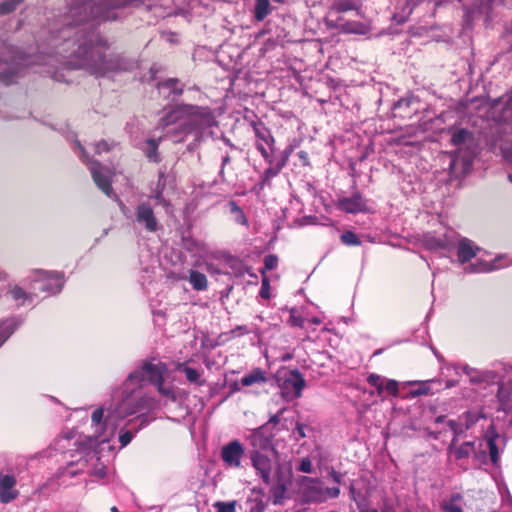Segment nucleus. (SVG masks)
<instances>
[{"label":"nucleus","mask_w":512,"mask_h":512,"mask_svg":"<svg viewBox=\"0 0 512 512\" xmlns=\"http://www.w3.org/2000/svg\"><path fill=\"white\" fill-rule=\"evenodd\" d=\"M77 46L64 57L72 68H84L96 76H104L118 69L119 62L107 56L108 45L100 34H75L64 40L61 52L67 53L68 48Z\"/></svg>","instance_id":"obj_1"},{"label":"nucleus","mask_w":512,"mask_h":512,"mask_svg":"<svg viewBox=\"0 0 512 512\" xmlns=\"http://www.w3.org/2000/svg\"><path fill=\"white\" fill-rule=\"evenodd\" d=\"M143 0H70V8L65 17L67 26L73 27L86 22H100L115 18L112 10L136 6Z\"/></svg>","instance_id":"obj_2"},{"label":"nucleus","mask_w":512,"mask_h":512,"mask_svg":"<svg viewBox=\"0 0 512 512\" xmlns=\"http://www.w3.org/2000/svg\"><path fill=\"white\" fill-rule=\"evenodd\" d=\"M282 397L293 400L302 396L306 381L298 369H292L278 376Z\"/></svg>","instance_id":"obj_3"},{"label":"nucleus","mask_w":512,"mask_h":512,"mask_svg":"<svg viewBox=\"0 0 512 512\" xmlns=\"http://www.w3.org/2000/svg\"><path fill=\"white\" fill-rule=\"evenodd\" d=\"M167 371V366L163 362L157 364L145 360L140 369L133 371L128 375V380L136 384H141L146 378L148 381L155 385L158 382L164 381V374Z\"/></svg>","instance_id":"obj_4"},{"label":"nucleus","mask_w":512,"mask_h":512,"mask_svg":"<svg viewBox=\"0 0 512 512\" xmlns=\"http://www.w3.org/2000/svg\"><path fill=\"white\" fill-rule=\"evenodd\" d=\"M81 152L83 156V160L87 161L89 164V170L91 172L92 179L96 186L107 196L112 192V185L109 177H107L103 173V166L98 161H90L88 160V156L83 147H81Z\"/></svg>","instance_id":"obj_5"},{"label":"nucleus","mask_w":512,"mask_h":512,"mask_svg":"<svg viewBox=\"0 0 512 512\" xmlns=\"http://www.w3.org/2000/svg\"><path fill=\"white\" fill-rule=\"evenodd\" d=\"M457 437L458 436L454 434V438L449 445L448 451L450 455L454 456L456 459H464L470 455H474L476 458L481 459L485 456L484 449L481 448L480 450H476L477 443L475 441H468L459 445Z\"/></svg>","instance_id":"obj_6"},{"label":"nucleus","mask_w":512,"mask_h":512,"mask_svg":"<svg viewBox=\"0 0 512 512\" xmlns=\"http://www.w3.org/2000/svg\"><path fill=\"white\" fill-rule=\"evenodd\" d=\"M244 452L243 445L238 440H233L222 447L221 458L227 466L239 468Z\"/></svg>","instance_id":"obj_7"},{"label":"nucleus","mask_w":512,"mask_h":512,"mask_svg":"<svg viewBox=\"0 0 512 512\" xmlns=\"http://www.w3.org/2000/svg\"><path fill=\"white\" fill-rule=\"evenodd\" d=\"M250 459L252 466L257 470L260 477L265 484H269L271 481L272 461L271 459L260 452L259 450L250 451Z\"/></svg>","instance_id":"obj_8"},{"label":"nucleus","mask_w":512,"mask_h":512,"mask_svg":"<svg viewBox=\"0 0 512 512\" xmlns=\"http://www.w3.org/2000/svg\"><path fill=\"white\" fill-rule=\"evenodd\" d=\"M299 483L302 488L303 496L307 501L319 502L323 500L324 490L318 479L303 476Z\"/></svg>","instance_id":"obj_9"},{"label":"nucleus","mask_w":512,"mask_h":512,"mask_svg":"<svg viewBox=\"0 0 512 512\" xmlns=\"http://www.w3.org/2000/svg\"><path fill=\"white\" fill-rule=\"evenodd\" d=\"M337 208L346 213H360L367 209L366 200L360 193H354L350 197H342L337 201Z\"/></svg>","instance_id":"obj_10"},{"label":"nucleus","mask_w":512,"mask_h":512,"mask_svg":"<svg viewBox=\"0 0 512 512\" xmlns=\"http://www.w3.org/2000/svg\"><path fill=\"white\" fill-rule=\"evenodd\" d=\"M136 221L143 223L148 232H156L158 229V221L149 203L143 202L137 206Z\"/></svg>","instance_id":"obj_11"},{"label":"nucleus","mask_w":512,"mask_h":512,"mask_svg":"<svg viewBox=\"0 0 512 512\" xmlns=\"http://www.w3.org/2000/svg\"><path fill=\"white\" fill-rule=\"evenodd\" d=\"M16 478L13 475H4L0 473V501L4 504L15 500L19 492L14 489Z\"/></svg>","instance_id":"obj_12"},{"label":"nucleus","mask_w":512,"mask_h":512,"mask_svg":"<svg viewBox=\"0 0 512 512\" xmlns=\"http://www.w3.org/2000/svg\"><path fill=\"white\" fill-rule=\"evenodd\" d=\"M481 417L482 415L478 412H467L459 417L458 420H449L448 425L454 434L459 436L470 429Z\"/></svg>","instance_id":"obj_13"},{"label":"nucleus","mask_w":512,"mask_h":512,"mask_svg":"<svg viewBox=\"0 0 512 512\" xmlns=\"http://www.w3.org/2000/svg\"><path fill=\"white\" fill-rule=\"evenodd\" d=\"M492 0H483L481 7L476 10H467L464 15V29L471 30L477 27L476 23L486 21V16L490 9Z\"/></svg>","instance_id":"obj_14"},{"label":"nucleus","mask_w":512,"mask_h":512,"mask_svg":"<svg viewBox=\"0 0 512 512\" xmlns=\"http://www.w3.org/2000/svg\"><path fill=\"white\" fill-rule=\"evenodd\" d=\"M196 109H198L196 106H176L159 120L158 127L165 129L166 127L178 122L184 112L194 114Z\"/></svg>","instance_id":"obj_15"},{"label":"nucleus","mask_w":512,"mask_h":512,"mask_svg":"<svg viewBox=\"0 0 512 512\" xmlns=\"http://www.w3.org/2000/svg\"><path fill=\"white\" fill-rule=\"evenodd\" d=\"M251 126L253 128L256 142H261L263 144H266L271 152L274 151L275 146V138L273 137L271 131L266 127V125L261 121H252Z\"/></svg>","instance_id":"obj_16"},{"label":"nucleus","mask_w":512,"mask_h":512,"mask_svg":"<svg viewBox=\"0 0 512 512\" xmlns=\"http://www.w3.org/2000/svg\"><path fill=\"white\" fill-rule=\"evenodd\" d=\"M480 248L476 246L472 241L463 238L458 242L457 245V256L460 263H465L474 258L479 252Z\"/></svg>","instance_id":"obj_17"},{"label":"nucleus","mask_w":512,"mask_h":512,"mask_svg":"<svg viewBox=\"0 0 512 512\" xmlns=\"http://www.w3.org/2000/svg\"><path fill=\"white\" fill-rule=\"evenodd\" d=\"M498 437L494 432H488L484 439L478 441L476 446V450L484 449L485 454L489 451L493 463H497L499 457V451L496 446V439Z\"/></svg>","instance_id":"obj_18"},{"label":"nucleus","mask_w":512,"mask_h":512,"mask_svg":"<svg viewBox=\"0 0 512 512\" xmlns=\"http://www.w3.org/2000/svg\"><path fill=\"white\" fill-rule=\"evenodd\" d=\"M455 235L454 231H449L445 234L444 239H436L433 236H429L427 237L425 244L427 248L431 250L449 249L454 243Z\"/></svg>","instance_id":"obj_19"},{"label":"nucleus","mask_w":512,"mask_h":512,"mask_svg":"<svg viewBox=\"0 0 512 512\" xmlns=\"http://www.w3.org/2000/svg\"><path fill=\"white\" fill-rule=\"evenodd\" d=\"M500 260H501V257L496 258L493 262L480 259L475 264L471 265L470 267L465 268V270L468 272H476V273L489 272V271L499 269L504 266V265L498 263Z\"/></svg>","instance_id":"obj_20"},{"label":"nucleus","mask_w":512,"mask_h":512,"mask_svg":"<svg viewBox=\"0 0 512 512\" xmlns=\"http://www.w3.org/2000/svg\"><path fill=\"white\" fill-rule=\"evenodd\" d=\"M159 89H168L169 92L167 97H172L175 99L179 97L183 93V87L180 85V82L177 78H169L158 84Z\"/></svg>","instance_id":"obj_21"},{"label":"nucleus","mask_w":512,"mask_h":512,"mask_svg":"<svg viewBox=\"0 0 512 512\" xmlns=\"http://www.w3.org/2000/svg\"><path fill=\"white\" fill-rule=\"evenodd\" d=\"M188 281L196 291H203L208 287V280L206 275L197 270L190 271Z\"/></svg>","instance_id":"obj_22"},{"label":"nucleus","mask_w":512,"mask_h":512,"mask_svg":"<svg viewBox=\"0 0 512 512\" xmlns=\"http://www.w3.org/2000/svg\"><path fill=\"white\" fill-rule=\"evenodd\" d=\"M267 381L265 373L261 368H255L249 373L241 378V384L243 386H251L253 384L265 383Z\"/></svg>","instance_id":"obj_23"},{"label":"nucleus","mask_w":512,"mask_h":512,"mask_svg":"<svg viewBox=\"0 0 512 512\" xmlns=\"http://www.w3.org/2000/svg\"><path fill=\"white\" fill-rule=\"evenodd\" d=\"M177 370L182 371L186 375V379L190 383H195L198 386H202L205 384V380H201V375L198 370L187 366L185 363H179L177 365Z\"/></svg>","instance_id":"obj_24"},{"label":"nucleus","mask_w":512,"mask_h":512,"mask_svg":"<svg viewBox=\"0 0 512 512\" xmlns=\"http://www.w3.org/2000/svg\"><path fill=\"white\" fill-rule=\"evenodd\" d=\"M250 442L253 446L252 450H259L261 452L273 449L271 440L262 433H254L250 438Z\"/></svg>","instance_id":"obj_25"},{"label":"nucleus","mask_w":512,"mask_h":512,"mask_svg":"<svg viewBox=\"0 0 512 512\" xmlns=\"http://www.w3.org/2000/svg\"><path fill=\"white\" fill-rule=\"evenodd\" d=\"M272 11L269 0H255L254 15L259 21L263 20Z\"/></svg>","instance_id":"obj_26"},{"label":"nucleus","mask_w":512,"mask_h":512,"mask_svg":"<svg viewBox=\"0 0 512 512\" xmlns=\"http://www.w3.org/2000/svg\"><path fill=\"white\" fill-rule=\"evenodd\" d=\"M394 117L405 118L411 114L410 101L408 99L399 100L392 108Z\"/></svg>","instance_id":"obj_27"},{"label":"nucleus","mask_w":512,"mask_h":512,"mask_svg":"<svg viewBox=\"0 0 512 512\" xmlns=\"http://www.w3.org/2000/svg\"><path fill=\"white\" fill-rule=\"evenodd\" d=\"M162 138H159L158 140L149 138L146 140V144L148 145V149L146 151V156L149 158V160L158 163L160 161L159 153H158V147L159 143Z\"/></svg>","instance_id":"obj_28"},{"label":"nucleus","mask_w":512,"mask_h":512,"mask_svg":"<svg viewBox=\"0 0 512 512\" xmlns=\"http://www.w3.org/2000/svg\"><path fill=\"white\" fill-rule=\"evenodd\" d=\"M45 275L47 276V278H51V280L54 281V284L53 285H49V286H46V285H42L41 289L43 291H48L50 293H58L60 292L61 288H62V279L61 277L58 275V274H50L48 272H45Z\"/></svg>","instance_id":"obj_29"},{"label":"nucleus","mask_w":512,"mask_h":512,"mask_svg":"<svg viewBox=\"0 0 512 512\" xmlns=\"http://www.w3.org/2000/svg\"><path fill=\"white\" fill-rule=\"evenodd\" d=\"M278 266V257L275 254H269L264 257V266L260 269L262 276H266L267 271L273 270Z\"/></svg>","instance_id":"obj_30"},{"label":"nucleus","mask_w":512,"mask_h":512,"mask_svg":"<svg viewBox=\"0 0 512 512\" xmlns=\"http://www.w3.org/2000/svg\"><path fill=\"white\" fill-rule=\"evenodd\" d=\"M340 239L341 242L347 246H358L361 244L358 235L350 230L343 232L340 236Z\"/></svg>","instance_id":"obj_31"},{"label":"nucleus","mask_w":512,"mask_h":512,"mask_svg":"<svg viewBox=\"0 0 512 512\" xmlns=\"http://www.w3.org/2000/svg\"><path fill=\"white\" fill-rule=\"evenodd\" d=\"M228 207H229L230 213L236 216V219L239 223H241V224L247 223V218H246L243 210L238 206V204L234 200H231L228 202Z\"/></svg>","instance_id":"obj_32"},{"label":"nucleus","mask_w":512,"mask_h":512,"mask_svg":"<svg viewBox=\"0 0 512 512\" xmlns=\"http://www.w3.org/2000/svg\"><path fill=\"white\" fill-rule=\"evenodd\" d=\"M334 7L340 12H346L358 9V3L356 0H340L334 4Z\"/></svg>","instance_id":"obj_33"},{"label":"nucleus","mask_w":512,"mask_h":512,"mask_svg":"<svg viewBox=\"0 0 512 512\" xmlns=\"http://www.w3.org/2000/svg\"><path fill=\"white\" fill-rule=\"evenodd\" d=\"M24 0H7L0 3V14L6 15L13 12L16 7L22 3Z\"/></svg>","instance_id":"obj_34"},{"label":"nucleus","mask_w":512,"mask_h":512,"mask_svg":"<svg viewBox=\"0 0 512 512\" xmlns=\"http://www.w3.org/2000/svg\"><path fill=\"white\" fill-rule=\"evenodd\" d=\"M155 386L157 387L158 392L162 396L167 397L168 399H170L173 402L176 401L177 397H176L173 389L170 388V387H165L164 386V381L156 383Z\"/></svg>","instance_id":"obj_35"},{"label":"nucleus","mask_w":512,"mask_h":512,"mask_svg":"<svg viewBox=\"0 0 512 512\" xmlns=\"http://www.w3.org/2000/svg\"><path fill=\"white\" fill-rule=\"evenodd\" d=\"M214 507L217 509V512H235L236 511V502H216Z\"/></svg>","instance_id":"obj_36"},{"label":"nucleus","mask_w":512,"mask_h":512,"mask_svg":"<svg viewBox=\"0 0 512 512\" xmlns=\"http://www.w3.org/2000/svg\"><path fill=\"white\" fill-rule=\"evenodd\" d=\"M279 168H277L276 166H270L269 168H267L265 171H264V175H263V180H262V184H266L269 182V180L275 176H277L279 174Z\"/></svg>","instance_id":"obj_37"},{"label":"nucleus","mask_w":512,"mask_h":512,"mask_svg":"<svg viewBox=\"0 0 512 512\" xmlns=\"http://www.w3.org/2000/svg\"><path fill=\"white\" fill-rule=\"evenodd\" d=\"M368 382L372 386H375L378 390V393L381 394L383 390V382L381 380V377L379 375L371 374L368 377Z\"/></svg>","instance_id":"obj_38"},{"label":"nucleus","mask_w":512,"mask_h":512,"mask_svg":"<svg viewBox=\"0 0 512 512\" xmlns=\"http://www.w3.org/2000/svg\"><path fill=\"white\" fill-rule=\"evenodd\" d=\"M246 333H248V330L245 326H237L235 329H232L228 333H222L220 335V337L229 336L228 338H233V337L241 336Z\"/></svg>","instance_id":"obj_39"},{"label":"nucleus","mask_w":512,"mask_h":512,"mask_svg":"<svg viewBox=\"0 0 512 512\" xmlns=\"http://www.w3.org/2000/svg\"><path fill=\"white\" fill-rule=\"evenodd\" d=\"M259 294L263 299H268L270 297V285L267 276H263L262 286Z\"/></svg>","instance_id":"obj_40"},{"label":"nucleus","mask_w":512,"mask_h":512,"mask_svg":"<svg viewBox=\"0 0 512 512\" xmlns=\"http://www.w3.org/2000/svg\"><path fill=\"white\" fill-rule=\"evenodd\" d=\"M15 75L16 73L12 70L3 71L0 73V81L5 85H10L11 83H13Z\"/></svg>","instance_id":"obj_41"},{"label":"nucleus","mask_w":512,"mask_h":512,"mask_svg":"<svg viewBox=\"0 0 512 512\" xmlns=\"http://www.w3.org/2000/svg\"><path fill=\"white\" fill-rule=\"evenodd\" d=\"M467 136H468L467 131H465L463 129L457 130L456 132L453 133L451 141L454 144H459V143L464 142L466 140Z\"/></svg>","instance_id":"obj_42"},{"label":"nucleus","mask_w":512,"mask_h":512,"mask_svg":"<svg viewBox=\"0 0 512 512\" xmlns=\"http://www.w3.org/2000/svg\"><path fill=\"white\" fill-rule=\"evenodd\" d=\"M298 470L303 473H311L312 472V462L308 457H304L301 459Z\"/></svg>","instance_id":"obj_43"},{"label":"nucleus","mask_w":512,"mask_h":512,"mask_svg":"<svg viewBox=\"0 0 512 512\" xmlns=\"http://www.w3.org/2000/svg\"><path fill=\"white\" fill-rule=\"evenodd\" d=\"M256 148L262 155V157L265 159L266 162H268L270 165L272 164V157L268 150L265 148L264 144L261 142H256Z\"/></svg>","instance_id":"obj_44"},{"label":"nucleus","mask_w":512,"mask_h":512,"mask_svg":"<svg viewBox=\"0 0 512 512\" xmlns=\"http://www.w3.org/2000/svg\"><path fill=\"white\" fill-rule=\"evenodd\" d=\"M256 148L262 155V157L265 159L266 162H268L270 165L272 164V157L268 150L265 148L264 144L261 142H256Z\"/></svg>","instance_id":"obj_45"},{"label":"nucleus","mask_w":512,"mask_h":512,"mask_svg":"<svg viewBox=\"0 0 512 512\" xmlns=\"http://www.w3.org/2000/svg\"><path fill=\"white\" fill-rule=\"evenodd\" d=\"M10 293L13 297L14 300H20V299H26L27 298V294L26 292L19 286H14L11 290H10Z\"/></svg>","instance_id":"obj_46"},{"label":"nucleus","mask_w":512,"mask_h":512,"mask_svg":"<svg viewBox=\"0 0 512 512\" xmlns=\"http://www.w3.org/2000/svg\"><path fill=\"white\" fill-rule=\"evenodd\" d=\"M445 512H462L460 506L455 503V500L443 504Z\"/></svg>","instance_id":"obj_47"},{"label":"nucleus","mask_w":512,"mask_h":512,"mask_svg":"<svg viewBox=\"0 0 512 512\" xmlns=\"http://www.w3.org/2000/svg\"><path fill=\"white\" fill-rule=\"evenodd\" d=\"M133 439V433L131 431H125L120 434L119 442L122 446L128 445Z\"/></svg>","instance_id":"obj_48"},{"label":"nucleus","mask_w":512,"mask_h":512,"mask_svg":"<svg viewBox=\"0 0 512 512\" xmlns=\"http://www.w3.org/2000/svg\"><path fill=\"white\" fill-rule=\"evenodd\" d=\"M104 416V410L102 408H98L93 411L91 415V420L95 424H100L102 422Z\"/></svg>","instance_id":"obj_49"},{"label":"nucleus","mask_w":512,"mask_h":512,"mask_svg":"<svg viewBox=\"0 0 512 512\" xmlns=\"http://www.w3.org/2000/svg\"><path fill=\"white\" fill-rule=\"evenodd\" d=\"M110 150V146L109 144L104 141V140H101L99 141L96 145H95V152L97 154H100L102 152H108Z\"/></svg>","instance_id":"obj_50"},{"label":"nucleus","mask_w":512,"mask_h":512,"mask_svg":"<svg viewBox=\"0 0 512 512\" xmlns=\"http://www.w3.org/2000/svg\"><path fill=\"white\" fill-rule=\"evenodd\" d=\"M398 383L394 380L386 381V393L397 394Z\"/></svg>","instance_id":"obj_51"},{"label":"nucleus","mask_w":512,"mask_h":512,"mask_svg":"<svg viewBox=\"0 0 512 512\" xmlns=\"http://www.w3.org/2000/svg\"><path fill=\"white\" fill-rule=\"evenodd\" d=\"M324 494L330 498H337L340 495V489L339 487L326 488Z\"/></svg>","instance_id":"obj_52"},{"label":"nucleus","mask_w":512,"mask_h":512,"mask_svg":"<svg viewBox=\"0 0 512 512\" xmlns=\"http://www.w3.org/2000/svg\"><path fill=\"white\" fill-rule=\"evenodd\" d=\"M231 162V157L229 154L225 155L223 158H222V165H221V169H220V177L224 180V173H225V168L226 166Z\"/></svg>","instance_id":"obj_53"},{"label":"nucleus","mask_w":512,"mask_h":512,"mask_svg":"<svg viewBox=\"0 0 512 512\" xmlns=\"http://www.w3.org/2000/svg\"><path fill=\"white\" fill-rule=\"evenodd\" d=\"M429 392V388L427 386L426 383H422L421 384V387L417 390H414L411 392V395L412 396H419V395H424V394H427Z\"/></svg>","instance_id":"obj_54"},{"label":"nucleus","mask_w":512,"mask_h":512,"mask_svg":"<svg viewBox=\"0 0 512 512\" xmlns=\"http://www.w3.org/2000/svg\"><path fill=\"white\" fill-rule=\"evenodd\" d=\"M329 475L331 476V478L333 479V481H334L335 483H338V484L341 482L342 477H343V475H342L341 473H339V472L335 471L334 469H332V470L330 471Z\"/></svg>","instance_id":"obj_55"},{"label":"nucleus","mask_w":512,"mask_h":512,"mask_svg":"<svg viewBox=\"0 0 512 512\" xmlns=\"http://www.w3.org/2000/svg\"><path fill=\"white\" fill-rule=\"evenodd\" d=\"M304 429H305V426L303 424H301V423L296 424L295 432L298 434V436L300 438L306 437Z\"/></svg>","instance_id":"obj_56"},{"label":"nucleus","mask_w":512,"mask_h":512,"mask_svg":"<svg viewBox=\"0 0 512 512\" xmlns=\"http://www.w3.org/2000/svg\"><path fill=\"white\" fill-rule=\"evenodd\" d=\"M298 157L303 161L304 165H308L309 164L308 153L306 151H299L298 152Z\"/></svg>","instance_id":"obj_57"},{"label":"nucleus","mask_w":512,"mask_h":512,"mask_svg":"<svg viewBox=\"0 0 512 512\" xmlns=\"http://www.w3.org/2000/svg\"><path fill=\"white\" fill-rule=\"evenodd\" d=\"M291 322L294 326L302 327L303 320L300 318L291 317Z\"/></svg>","instance_id":"obj_58"},{"label":"nucleus","mask_w":512,"mask_h":512,"mask_svg":"<svg viewBox=\"0 0 512 512\" xmlns=\"http://www.w3.org/2000/svg\"><path fill=\"white\" fill-rule=\"evenodd\" d=\"M18 60H23V56H22V54H21V55H20V54H19V55H13V56H11V58H10V61H11V62H14V63H16V64H19Z\"/></svg>","instance_id":"obj_59"},{"label":"nucleus","mask_w":512,"mask_h":512,"mask_svg":"<svg viewBox=\"0 0 512 512\" xmlns=\"http://www.w3.org/2000/svg\"><path fill=\"white\" fill-rule=\"evenodd\" d=\"M286 159H281L275 166L279 168V171L283 169V167L286 165Z\"/></svg>","instance_id":"obj_60"},{"label":"nucleus","mask_w":512,"mask_h":512,"mask_svg":"<svg viewBox=\"0 0 512 512\" xmlns=\"http://www.w3.org/2000/svg\"><path fill=\"white\" fill-rule=\"evenodd\" d=\"M231 391L232 392H238L240 391V387H239V384L237 382H234L233 384H231Z\"/></svg>","instance_id":"obj_61"},{"label":"nucleus","mask_w":512,"mask_h":512,"mask_svg":"<svg viewBox=\"0 0 512 512\" xmlns=\"http://www.w3.org/2000/svg\"><path fill=\"white\" fill-rule=\"evenodd\" d=\"M270 422L271 423H274V424H278L279 423V416L278 415H274L270 418Z\"/></svg>","instance_id":"obj_62"},{"label":"nucleus","mask_w":512,"mask_h":512,"mask_svg":"<svg viewBox=\"0 0 512 512\" xmlns=\"http://www.w3.org/2000/svg\"><path fill=\"white\" fill-rule=\"evenodd\" d=\"M7 277V274L0 270V281L5 280Z\"/></svg>","instance_id":"obj_63"},{"label":"nucleus","mask_w":512,"mask_h":512,"mask_svg":"<svg viewBox=\"0 0 512 512\" xmlns=\"http://www.w3.org/2000/svg\"><path fill=\"white\" fill-rule=\"evenodd\" d=\"M504 156L506 159H508L509 161H512V154H509L508 152L504 151Z\"/></svg>","instance_id":"obj_64"}]
</instances>
